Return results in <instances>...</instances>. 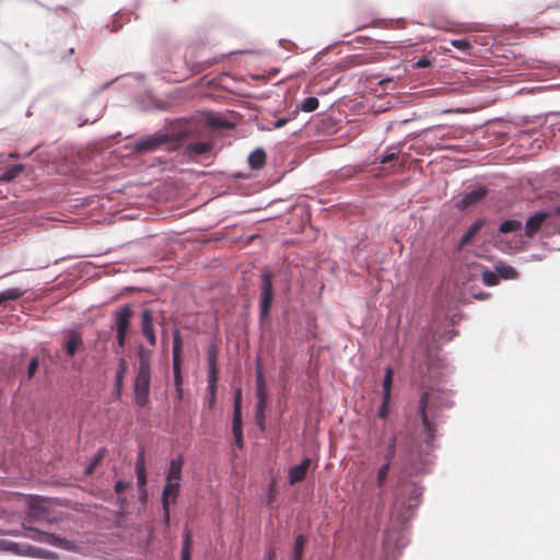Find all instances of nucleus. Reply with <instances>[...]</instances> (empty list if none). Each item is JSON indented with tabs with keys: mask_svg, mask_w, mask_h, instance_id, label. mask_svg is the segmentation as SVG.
<instances>
[{
	"mask_svg": "<svg viewBox=\"0 0 560 560\" xmlns=\"http://www.w3.org/2000/svg\"><path fill=\"white\" fill-rule=\"evenodd\" d=\"M450 407L451 405L440 390L431 389L422 393L419 400L418 413L423 425V431L427 434L428 443L434 440L436 421L441 417L442 410Z\"/></svg>",
	"mask_w": 560,
	"mask_h": 560,
	"instance_id": "obj_1",
	"label": "nucleus"
},
{
	"mask_svg": "<svg viewBox=\"0 0 560 560\" xmlns=\"http://www.w3.org/2000/svg\"><path fill=\"white\" fill-rule=\"evenodd\" d=\"M183 465L184 458L179 455L170 462V466L166 471L165 485L161 498L165 523L170 522V504L176 502L180 492Z\"/></svg>",
	"mask_w": 560,
	"mask_h": 560,
	"instance_id": "obj_2",
	"label": "nucleus"
},
{
	"mask_svg": "<svg viewBox=\"0 0 560 560\" xmlns=\"http://www.w3.org/2000/svg\"><path fill=\"white\" fill-rule=\"evenodd\" d=\"M273 302L272 273L264 270L260 276L259 318L265 322L269 318Z\"/></svg>",
	"mask_w": 560,
	"mask_h": 560,
	"instance_id": "obj_3",
	"label": "nucleus"
},
{
	"mask_svg": "<svg viewBox=\"0 0 560 560\" xmlns=\"http://www.w3.org/2000/svg\"><path fill=\"white\" fill-rule=\"evenodd\" d=\"M132 310L130 305H124L115 313L116 341L120 350H124L127 336L130 330Z\"/></svg>",
	"mask_w": 560,
	"mask_h": 560,
	"instance_id": "obj_4",
	"label": "nucleus"
},
{
	"mask_svg": "<svg viewBox=\"0 0 560 560\" xmlns=\"http://www.w3.org/2000/svg\"><path fill=\"white\" fill-rule=\"evenodd\" d=\"M24 529L27 532L26 537L39 541V542H46L51 546L73 551L75 549V546L72 541L61 538L55 534L42 532L39 529H36L35 527H25Z\"/></svg>",
	"mask_w": 560,
	"mask_h": 560,
	"instance_id": "obj_5",
	"label": "nucleus"
},
{
	"mask_svg": "<svg viewBox=\"0 0 560 560\" xmlns=\"http://www.w3.org/2000/svg\"><path fill=\"white\" fill-rule=\"evenodd\" d=\"M182 350L183 340L178 330L173 335V374L175 392H179V400L183 399V377H182Z\"/></svg>",
	"mask_w": 560,
	"mask_h": 560,
	"instance_id": "obj_6",
	"label": "nucleus"
},
{
	"mask_svg": "<svg viewBox=\"0 0 560 560\" xmlns=\"http://www.w3.org/2000/svg\"><path fill=\"white\" fill-rule=\"evenodd\" d=\"M150 384L151 371H137L133 380V396L139 407H145L149 404Z\"/></svg>",
	"mask_w": 560,
	"mask_h": 560,
	"instance_id": "obj_7",
	"label": "nucleus"
},
{
	"mask_svg": "<svg viewBox=\"0 0 560 560\" xmlns=\"http://www.w3.org/2000/svg\"><path fill=\"white\" fill-rule=\"evenodd\" d=\"M256 411H265L268 405V394L266 389L265 377L260 369H257L256 372Z\"/></svg>",
	"mask_w": 560,
	"mask_h": 560,
	"instance_id": "obj_8",
	"label": "nucleus"
},
{
	"mask_svg": "<svg viewBox=\"0 0 560 560\" xmlns=\"http://www.w3.org/2000/svg\"><path fill=\"white\" fill-rule=\"evenodd\" d=\"M141 330L151 346L156 345V336L153 326V314L151 310H144L141 314Z\"/></svg>",
	"mask_w": 560,
	"mask_h": 560,
	"instance_id": "obj_9",
	"label": "nucleus"
},
{
	"mask_svg": "<svg viewBox=\"0 0 560 560\" xmlns=\"http://www.w3.org/2000/svg\"><path fill=\"white\" fill-rule=\"evenodd\" d=\"M311 458H304L300 465L293 466L289 469V483L291 486L303 481L311 466Z\"/></svg>",
	"mask_w": 560,
	"mask_h": 560,
	"instance_id": "obj_10",
	"label": "nucleus"
},
{
	"mask_svg": "<svg viewBox=\"0 0 560 560\" xmlns=\"http://www.w3.org/2000/svg\"><path fill=\"white\" fill-rule=\"evenodd\" d=\"M166 142V137H150L138 141L133 145V151L138 153L150 152L156 150L161 144Z\"/></svg>",
	"mask_w": 560,
	"mask_h": 560,
	"instance_id": "obj_11",
	"label": "nucleus"
},
{
	"mask_svg": "<svg viewBox=\"0 0 560 560\" xmlns=\"http://www.w3.org/2000/svg\"><path fill=\"white\" fill-rule=\"evenodd\" d=\"M487 195V189L485 187H479L477 189L471 190L466 194L457 203V207L462 210L469 208L481 201Z\"/></svg>",
	"mask_w": 560,
	"mask_h": 560,
	"instance_id": "obj_12",
	"label": "nucleus"
},
{
	"mask_svg": "<svg viewBox=\"0 0 560 560\" xmlns=\"http://www.w3.org/2000/svg\"><path fill=\"white\" fill-rule=\"evenodd\" d=\"M82 343V337L78 331L69 330L66 332L63 347L69 357H73Z\"/></svg>",
	"mask_w": 560,
	"mask_h": 560,
	"instance_id": "obj_13",
	"label": "nucleus"
},
{
	"mask_svg": "<svg viewBox=\"0 0 560 560\" xmlns=\"http://www.w3.org/2000/svg\"><path fill=\"white\" fill-rule=\"evenodd\" d=\"M548 218V213L538 212L532 215L525 224V234L528 237H533L541 228L542 223Z\"/></svg>",
	"mask_w": 560,
	"mask_h": 560,
	"instance_id": "obj_14",
	"label": "nucleus"
},
{
	"mask_svg": "<svg viewBox=\"0 0 560 560\" xmlns=\"http://www.w3.org/2000/svg\"><path fill=\"white\" fill-rule=\"evenodd\" d=\"M152 351L142 345L138 347L139 366L137 371H151Z\"/></svg>",
	"mask_w": 560,
	"mask_h": 560,
	"instance_id": "obj_15",
	"label": "nucleus"
},
{
	"mask_svg": "<svg viewBox=\"0 0 560 560\" xmlns=\"http://www.w3.org/2000/svg\"><path fill=\"white\" fill-rule=\"evenodd\" d=\"M481 228L482 221L478 220L475 223H472L468 231L462 236L459 241V248L467 246L472 241L475 235L480 231Z\"/></svg>",
	"mask_w": 560,
	"mask_h": 560,
	"instance_id": "obj_16",
	"label": "nucleus"
},
{
	"mask_svg": "<svg viewBox=\"0 0 560 560\" xmlns=\"http://www.w3.org/2000/svg\"><path fill=\"white\" fill-rule=\"evenodd\" d=\"M24 170L25 166L23 164L12 165L0 175V182L10 183L14 180Z\"/></svg>",
	"mask_w": 560,
	"mask_h": 560,
	"instance_id": "obj_17",
	"label": "nucleus"
},
{
	"mask_svg": "<svg viewBox=\"0 0 560 560\" xmlns=\"http://www.w3.org/2000/svg\"><path fill=\"white\" fill-rule=\"evenodd\" d=\"M266 153L261 149H257L248 156V163L253 170H259L265 165Z\"/></svg>",
	"mask_w": 560,
	"mask_h": 560,
	"instance_id": "obj_18",
	"label": "nucleus"
},
{
	"mask_svg": "<svg viewBox=\"0 0 560 560\" xmlns=\"http://www.w3.org/2000/svg\"><path fill=\"white\" fill-rule=\"evenodd\" d=\"M217 383L218 376L208 375V406L212 409L217 401Z\"/></svg>",
	"mask_w": 560,
	"mask_h": 560,
	"instance_id": "obj_19",
	"label": "nucleus"
},
{
	"mask_svg": "<svg viewBox=\"0 0 560 560\" xmlns=\"http://www.w3.org/2000/svg\"><path fill=\"white\" fill-rule=\"evenodd\" d=\"M306 542H307V538L303 534H300L295 537V541L293 545L292 560H302Z\"/></svg>",
	"mask_w": 560,
	"mask_h": 560,
	"instance_id": "obj_20",
	"label": "nucleus"
},
{
	"mask_svg": "<svg viewBox=\"0 0 560 560\" xmlns=\"http://www.w3.org/2000/svg\"><path fill=\"white\" fill-rule=\"evenodd\" d=\"M187 150L192 155H203L211 150V145L208 142H192L188 144Z\"/></svg>",
	"mask_w": 560,
	"mask_h": 560,
	"instance_id": "obj_21",
	"label": "nucleus"
},
{
	"mask_svg": "<svg viewBox=\"0 0 560 560\" xmlns=\"http://www.w3.org/2000/svg\"><path fill=\"white\" fill-rule=\"evenodd\" d=\"M394 371L390 366L386 369L383 380V397L390 398Z\"/></svg>",
	"mask_w": 560,
	"mask_h": 560,
	"instance_id": "obj_22",
	"label": "nucleus"
},
{
	"mask_svg": "<svg viewBox=\"0 0 560 560\" xmlns=\"http://www.w3.org/2000/svg\"><path fill=\"white\" fill-rule=\"evenodd\" d=\"M191 544H192L191 534L187 529V530H185V535H184V542H183V549H182V560H190V558H191Z\"/></svg>",
	"mask_w": 560,
	"mask_h": 560,
	"instance_id": "obj_23",
	"label": "nucleus"
},
{
	"mask_svg": "<svg viewBox=\"0 0 560 560\" xmlns=\"http://www.w3.org/2000/svg\"><path fill=\"white\" fill-rule=\"evenodd\" d=\"M396 446H397V436L394 434L390 438V440L385 448V454H384L385 463H388L389 465H392V460L396 455Z\"/></svg>",
	"mask_w": 560,
	"mask_h": 560,
	"instance_id": "obj_24",
	"label": "nucleus"
},
{
	"mask_svg": "<svg viewBox=\"0 0 560 560\" xmlns=\"http://www.w3.org/2000/svg\"><path fill=\"white\" fill-rule=\"evenodd\" d=\"M106 456V450L100 448L95 456L92 458L91 463L85 468V475H91L95 468L100 465V463L104 459Z\"/></svg>",
	"mask_w": 560,
	"mask_h": 560,
	"instance_id": "obj_25",
	"label": "nucleus"
},
{
	"mask_svg": "<svg viewBox=\"0 0 560 560\" xmlns=\"http://www.w3.org/2000/svg\"><path fill=\"white\" fill-rule=\"evenodd\" d=\"M137 475V486L140 495L145 499L147 498V469L136 470Z\"/></svg>",
	"mask_w": 560,
	"mask_h": 560,
	"instance_id": "obj_26",
	"label": "nucleus"
},
{
	"mask_svg": "<svg viewBox=\"0 0 560 560\" xmlns=\"http://www.w3.org/2000/svg\"><path fill=\"white\" fill-rule=\"evenodd\" d=\"M2 298L4 302L15 301L22 298L25 294V291L20 288H10L4 291H1Z\"/></svg>",
	"mask_w": 560,
	"mask_h": 560,
	"instance_id": "obj_27",
	"label": "nucleus"
},
{
	"mask_svg": "<svg viewBox=\"0 0 560 560\" xmlns=\"http://www.w3.org/2000/svg\"><path fill=\"white\" fill-rule=\"evenodd\" d=\"M318 106H319V101L317 100V97L308 96L302 101L300 108L303 112L312 113V112L316 110L318 108Z\"/></svg>",
	"mask_w": 560,
	"mask_h": 560,
	"instance_id": "obj_28",
	"label": "nucleus"
},
{
	"mask_svg": "<svg viewBox=\"0 0 560 560\" xmlns=\"http://www.w3.org/2000/svg\"><path fill=\"white\" fill-rule=\"evenodd\" d=\"M208 365H209L208 375L218 376L217 350L214 347L210 348L208 351Z\"/></svg>",
	"mask_w": 560,
	"mask_h": 560,
	"instance_id": "obj_29",
	"label": "nucleus"
},
{
	"mask_svg": "<svg viewBox=\"0 0 560 560\" xmlns=\"http://www.w3.org/2000/svg\"><path fill=\"white\" fill-rule=\"evenodd\" d=\"M390 470V465L388 463H384L378 469L376 474V483L378 488H383L386 479L388 477Z\"/></svg>",
	"mask_w": 560,
	"mask_h": 560,
	"instance_id": "obj_30",
	"label": "nucleus"
},
{
	"mask_svg": "<svg viewBox=\"0 0 560 560\" xmlns=\"http://www.w3.org/2000/svg\"><path fill=\"white\" fill-rule=\"evenodd\" d=\"M521 226H522V223L518 220H506L501 223L499 231L501 233H510V232H515V231L520 230Z\"/></svg>",
	"mask_w": 560,
	"mask_h": 560,
	"instance_id": "obj_31",
	"label": "nucleus"
},
{
	"mask_svg": "<svg viewBox=\"0 0 560 560\" xmlns=\"http://www.w3.org/2000/svg\"><path fill=\"white\" fill-rule=\"evenodd\" d=\"M497 273L503 279H514L517 276L516 270L511 266L497 267Z\"/></svg>",
	"mask_w": 560,
	"mask_h": 560,
	"instance_id": "obj_32",
	"label": "nucleus"
},
{
	"mask_svg": "<svg viewBox=\"0 0 560 560\" xmlns=\"http://www.w3.org/2000/svg\"><path fill=\"white\" fill-rule=\"evenodd\" d=\"M232 431H243L242 410H238L237 406H234L233 410Z\"/></svg>",
	"mask_w": 560,
	"mask_h": 560,
	"instance_id": "obj_33",
	"label": "nucleus"
},
{
	"mask_svg": "<svg viewBox=\"0 0 560 560\" xmlns=\"http://www.w3.org/2000/svg\"><path fill=\"white\" fill-rule=\"evenodd\" d=\"M30 555L31 556H34V557H38V558H46V559H57V555L55 552H50V551H45V550H42V549H35V548H32L30 547Z\"/></svg>",
	"mask_w": 560,
	"mask_h": 560,
	"instance_id": "obj_34",
	"label": "nucleus"
},
{
	"mask_svg": "<svg viewBox=\"0 0 560 560\" xmlns=\"http://www.w3.org/2000/svg\"><path fill=\"white\" fill-rule=\"evenodd\" d=\"M125 376H126V373L119 372V371L116 372V375H115V393H116L117 397H119L120 394H121Z\"/></svg>",
	"mask_w": 560,
	"mask_h": 560,
	"instance_id": "obj_35",
	"label": "nucleus"
},
{
	"mask_svg": "<svg viewBox=\"0 0 560 560\" xmlns=\"http://www.w3.org/2000/svg\"><path fill=\"white\" fill-rule=\"evenodd\" d=\"M482 280H483L485 284H487L489 287L495 285L499 282L498 275L494 272H491V271H485L482 273Z\"/></svg>",
	"mask_w": 560,
	"mask_h": 560,
	"instance_id": "obj_36",
	"label": "nucleus"
},
{
	"mask_svg": "<svg viewBox=\"0 0 560 560\" xmlns=\"http://www.w3.org/2000/svg\"><path fill=\"white\" fill-rule=\"evenodd\" d=\"M451 44L462 51H469L471 49V45L467 39H453Z\"/></svg>",
	"mask_w": 560,
	"mask_h": 560,
	"instance_id": "obj_37",
	"label": "nucleus"
},
{
	"mask_svg": "<svg viewBox=\"0 0 560 560\" xmlns=\"http://www.w3.org/2000/svg\"><path fill=\"white\" fill-rule=\"evenodd\" d=\"M389 402L390 398L383 397L382 405L378 409V417L382 419H386L389 413Z\"/></svg>",
	"mask_w": 560,
	"mask_h": 560,
	"instance_id": "obj_38",
	"label": "nucleus"
},
{
	"mask_svg": "<svg viewBox=\"0 0 560 560\" xmlns=\"http://www.w3.org/2000/svg\"><path fill=\"white\" fill-rule=\"evenodd\" d=\"M398 153H399V151H396L395 149H390V151L386 152L385 154H383L380 158V162L382 164H387V163L394 161L397 158Z\"/></svg>",
	"mask_w": 560,
	"mask_h": 560,
	"instance_id": "obj_39",
	"label": "nucleus"
},
{
	"mask_svg": "<svg viewBox=\"0 0 560 560\" xmlns=\"http://www.w3.org/2000/svg\"><path fill=\"white\" fill-rule=\"evenodd\" d=\"M135 469L136 470L145 469V455H144V450L143 448L140 450V452H139V454L137 456Z\"/></svg>",
	"mask_w": 560,
	"mask_h": 560,
	"instance_id": "obj_40",
	"label": "nucleus"
},
{
	"mask_svg": "<svg viewBox=\"0 0 560 560\" xmlns=\"http://www.w3.org/2000/svg\"><path fill=\"white\" fill-rule=\"evenodd\" d=\"M38 369V359L37 358H33L30 363H28V368H27V376L28 378H32L36 371Z\"/></svg>",
	"mask_w": 560,
	"mask_h": 560,
	"instance_id": "obj_41",
	"label": "nucleus"
},
{
	"mask_svg": "<svg viewBox=\"0 0 560 560\" xmlns=\"http://www.w3.org/2000/svg\"><path fill=\"white\" fill-rule=\"evenodd\" d=\"M432 65L431 60L428 57H421L416 63L415 68L417 69H423L428 68Z\"/></svg>",
	"mask_w": 560,
	"mask_h": 560,
	"instance_id": "obj_42",
	"label": "nucleus"
},
{
	"mask_svg": "<svg viewBox=\"0 0 560 560\" xmlns=\"http://www.w3.org/2000/svg\"><path fill=\"white\" fill-rule=\"evenodd\" d=\"M129 486H130V482H129V481L118 480V481L115 483V492H116V493H121V492H124L127 488H129Z\"/></svg>",
	"mask_w": 560,
	"mask_h": 560,
	"instance_id": "obj_43",
	"label": "nucleus"
},
{
	"mask_svg": "<svg viewBox=\"0 0 560 560\" xmlns=\"http://www.w3.org/2000/svg\"><path fill=\"white\" fill-rule=\"evenodd\" d=\"M256 423L261 430L265 429V411H256Z\"/></svg>",
	"mask_w": 560,
	"mask_h": 560,
	"instance_id": "obj_44",
	"label": "nucleus"
},
{
	"mask_svg": "<svg viewBox=\"0 0 560 560\" xmlns=\"http://www.w3.org/2000/svg\"><path fill=\"white\" fill-rule=\"evenodd\" d=\"M233 435H234V439H235V444L242 448L243 447V431H234L233 432Z\"/></svg>",
	"mask_w": 560,
	"mask_h": 560,
	"instance_id": "obj_45",
	"label": "nucleus"
},
{
	"mask_svg": "<svg viewBox=\"0 0 560 560\" xmlns=\"http://www.w3.org/2000/svg\"><path fill=\"white\" fill-rule=\"evenodd\" d=\"M119 372L127 373V361L125 358H120L118 361V370Z\"/></svg>",
	"mask_w": 560,
	"mask_h": 560,
	"instance_id": "obj_46",
	"label": "nucleus"
},
{
	"mask_svg": "<svg viewBox=\"0 0 560 560\" xmlns=\"http://www.w3.org/2000/svg\"><path fill=\"white\" fill-rule=\"evenodd\" d=\"M241 401H242V393H241V388H238L236 390V396H235V399H234V406H237L238 410H242Z\"/></svg>",
	"mask_w": 560,
	"mask_h": 560,
	"instance_id": "obj_47",
	"label": "nucleus"
},
{
	"mask_svg": "<svg viewBox=\"0 0 560 560\" xmlns=\"http://www.w3.org/2000/svg\"><path fill=\"white\" fill-rule=\"evenodd\" d=\"M289 121L288 118H279L277 119L275 122H273V127L275 128H282L283 126L287 125V122Z\"/></svg>",
	"mask_w": 560,
	"mask_h": 560,
	"instance_id": "obj_48",
	"label": "nucleus"
},
{
	"mask_svg": "<svg viewBox=\"0 0 560 560\" xmlns=\"http://www.w3.org/2000/svg\"><path fill=\"white\" fill-rule=\"evenodd\" d=\"M277 553L275 549H269L266 553V560H276Z\"/></svg>",
	"mask_w": 560,
	"mask_h": 560,
	"instance_id": "obj_49",
	"label": "nucleus"
},
{
	"mask_svg": "<svg viewBox=\"0 0 560 560\" xmlns=\"http://www.w3.org/2000/svg\"><path fill=\"white\" fill-rule=\"evenodd\" d=\"M211 65H212V61H205V62H202V66L199 69V71L208 69Z\"/></svg>",
	"mask_w": 560,
	"mask_h": 560,
	"instance_id": "obj_50",
	"label": "nucleus"
},
{
	"mask_svg": "<svg viewBox=\"0 0 560 560\" xmlns=\"http://www.w3.org/2000/svg\"><path fill=\"white\" fill-rule=\"evenodd\" d=\"M10 159H19L20 158V154L16 153V152H11L9 155H8Z\"/></svg>",
	"mask_w": 560,
	"mask_h": 560,
	"instance_id": "obj_51",
	"label": "nucleus"
},
{
	"mask_svg": "<svg viewBox=\"0 0 560 560\" xmlns=\"http://www.w3.org/2000/svg\"><path fill=\"white\" fill-rule=\"evenodd\" d=\"M176 398H177L178 401H180L179 400V392H176Z\"/></svg>",
	"mask_w": 560,
	"mask_h": 560,
	"instance_id": "obj_52",
	"label": "nucleus"
}]
</instances>
